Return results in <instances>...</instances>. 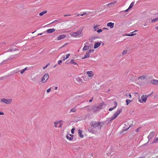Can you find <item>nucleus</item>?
Here are the masks:
<instances>
[{
	"mask_svg": "<svg viewBox=\"0 0 158 158\" xmlns=\"http://www.w3.org/2000/svg\"><path fill=\"white\" fill-rule=\"evenodd\" d=\"M1 101L6 104H10L12 103V99L2 98L1 99Z\"/></svg>",
	"mask_w": 158,
	"mask_h": 158,
	"instance_id": "obj_4",
	"label": "nucleus"
},
{
	"mask_svg": "<svg viewBox=\"0 0 158 158\" xmlns=\"http://www.w3.org/2000/svg\"><path fill=\"white\" fill-rule=\"evenodd\" d=\"M103 29H104V30H108V29L107 28H106V27H103Z\"/></svg>",
	"mask_w": 158,
	"mask_h": 158,
	"instance_id": "obj_52",
	"label": "nucleus"
},
{
	"mask_svg": "<svg viewBox=\"0 0 158 158\" xmlns=\"http://www.w3.org/2000/svg\"><path fill=\"white\" fill-rule=\"evenodd\" d=\"M83 79L84 81H88L90 79L89 77H83Z\"/></svg>",
	"mask_w": 158,
	"mask_h": 158,
	"instance_id": "obj_23",
	"label": "nucleus"
},
{
	"mask_svg": "<svg viewBox=\"0 0 158 158\" xmlns=\"http://www.w3.org/2000/svg\"><path fill=\"white\" fill-rule=\"evenodd\" d=\"M128 96H129V98H131V94H129Z\"/></svg>",
	"mask_w": 158,
	"mask_h": 158,
	"instance_id": "obj_54",
	"label": "nucleus"
},
{
	"mask_svg": "<svg viewBox=\"0 0 158 158\" xmlns=\"http://www.w3.org/2000/svg\"><path fill=\"white\" fill-rule=\"evenodd\" d=\"M94 51V50L93 49H89L88 51H87V52H88L89 54L90 52H93Z\"/></svg>",
	"mask_w": 158,
	"mask_h": 158,
	"instance_id": "obj_37",
	"label": "nucleus"
},
{
	"mask_svg": "<svg viewBox=\"0 0 158 158\" xmlns=\"http://www.w3.org/2000/svg\"><path fill=\"white\" fill-rule=\"evenodd\" d=\"M153 94V92L151 93L150 94H147V96H148V98L151 96Z\"/></svg>",
	"mask_w": 158,
	"mask_h": 158,
	"instance_id": "obj_49",
	"label": "nucleus"
},
{
	"mask_svg": "<svg viewBox=\"0 0 158 158\" xmlns=\"http://www.w3.org/2000/svg\"><path fill=\"white\" fill-rule=\"evenodd\" d=\"M117 2V0H113V2H112V3L113 4H114L115 3Z\"/></svg>",
	"mask_w": 158,
	"mask_h": 158,
	"instance_id": "obj_42",
	"label": "nucleus"
},
{
	"mask_svg": "<svg viewBox=\"0 0 158 158\" xmlns=\"http://www.w3.org/2000/svg\"><path fill=\"white\" fill-rule=\"evenodd\" d=\"M86 75L90 79H91L94 76V73L92 71H88L86 72Z\"/></svg>",
	"mask_w": 158,
	"mask_h": 158,
	"instance_id": "obj_5",
	"label": "nucleus"
},
{
	"mask_svg": "<svg viewBox=\"0 0 158 158\" xmlns=\"http://www.w3.org/2000/svg\"><path fill=\"white\" fill-rule=\"evenodd\" d=\"M148 98L147 94H143L139 99L138 101L141 103H145L146 102Z\"/></svg>",
	"mask_w": 158,
	"mask_h": 158,
	"instance_id": "obj_3",
	"label": "nucleus"
},
{
	"mask_svg": "<svg viewBox=\"0 0 158 158\" xmlns=\"http://www.w3.org/2000/svg\"><path fill=\"white\" fill-rule=\"evenodd\" d=\"M47 12V11L46 10H44L43 11L40 13L39 15L40 16H42L44 14H46Z\"/></svg>",
	"mask_w": 158,
	"mask_h": 158,
	"instance_id": "obj_29",
	"label": "nucleus"
},
{
	"mask_svg": "<svg viewBox=\"0 0 158 158\" xmlns=\"http://www.w3.org/2000/svg\"><path fill=\"white\" fill-rule=\"evenodd\" d=\"M82 31V29L79 30V31H78L76 32H72L70 33V35L73 37H76L79 35L81 34V32Z\"/></svg>",
	"mask_w": 158,
	"mask_h": 158,
	"instance_id": "obj_6",
	"label": "nucleus"
},
{
	"mask_svg": "<svg viewBox=\"0 0 158 158\" xmlns=\"http://www.w3.org/2000/svg\"><path fill=\"white\" fill-rule=\"evenodd\" d=\"M125 35L127 36H133V35H132V33H131V34H127V33H126V34Z\"/></svg>",
	"mask_w": 158,
	"mask_h": 158,
	"instance_id": "obj_34",
	"label": "nucleus"
},
{
	"mask_svg": "<svg viewBox=\"0 0 158 158\" xmlns=\"http://www.w3.org/2000/svg\"><path fill=\"white\" fill-rule=\"evenodd\" d=\"M158 20V18H155V19H153L152 20V22H156V21H157Z\"/></svg>",
	"mask_w": 158,
	"mask_h": 158,
	"instance_id": "obj_33",
	"label": "nucleus"
},
{
	"mask_svg": "<svg viewBox=\"0 0 158 158\" xmlns=\"http://www.w3.org/2000/svg\"><path fill=\"white\" fill-rule=\"evenodd\" d=\"M135 3L134 2H133L130 4L129 7L126 10H129L133 6Z\"/></svg>",
	"mask_w": 158,
	"mask_h": 158,
	"instance_id": "obj_18",
	"label": "nucleus"
},
{
	"mask_svg": "<svg viewBox=\"0 0 158 158\" xmlns=\"http://www.w3.org/2000/svg\"><path fill=\"white\" fill-rule=\"evenodd\" d=\"M154 133L153 132H151L150 133L149 135L148 136V138H149L150 136H151V138H152L153 137Z\"/></svg>",
	"mask_w": 158,
	"mask_h": 158,
	"instance_id": "obj_28",
	"label": "nucleus"
},
{
	"mask_svg": "<svg viewBox=\"0 0 158 158\" xmlns=\"http://www.w3.org/2000/svg\"><path fill=\"white\" fill-rule=\"evenodd\" d=\"M89 53L88 52H86V54L85 55V56L82 58V59H84L85 58H86L87 57H89Z\"/></svg>",
	"mask_w": 158,
	"mask_h": 158,
	"instance_id": "obj_20",
	"label": "nucleus"
},
{
	"mask_svg": "<svg viewBox=\"0 0 158 158\" xmlns=\"http://www.w3.org/2000/svg\"><path fill=\"white\" fill-rule=\"evenodd\" d=\"M48 64L46 66H45L44 67H43V69H45L48 66Z\"/></svg>",
	"mask_w": 158,
	"mask_h": 158,
	"instance_id": "obj_48",
	"label": "nucleus"
},
{
	"mask_svg": "<svg viewBox=\"0 0 158 158\" xmlns=\"http://www.w3.org/2000/svg\"><path fill=\"white\" fill-rule=\"evenodd\" d=\"M129 48H128L127 47L125 48V49H126L125 50H124L122 52V54L123 55H125L126 54H127V53L128 52V50L127 49Z\"/></svg>",
	"mask_w": 158,
	"mask_h": 158,
	"instance_id": "obj_16",
	"label": "nucleus"
},
{
	"mask_svg": "<svg viewBox=\"0 0 158 158\" xmlns=\"http://www.w3.org/2000/svg\"><path fill=\"white\" fill-rule=\"evenodd\" d=\"M158 142V137H155L152 143H157Z\"/></svg>",
	"mask_w": 158,
	"mask_h": 158,
	"instance_id": "obj_30",
	"label": "nucleus"
},
{
	"mask_svg": "<svg viewBox=\"0 0 158 158\" xmlns=\"http://www.w3.org/2000/svg\"><path fill=\"white\" fill-rule=\"evenodd\" d=\"M146 78V77L145 76H141L140 77H139L138 78V80L139 81H142L145 79Z\"/></svg>",
	"mask_w": 158,
	"mask_h": 158,
	"instance_id": "obj_17",
	"label": "nucleus"
},
{
	"mask_svg": "<svg viewBox=\"0 0 158 158\" xmlns=\"http://www.w3.org/2000/svg\"><path fill=\"white\" fill-rule=\"evenodd\" d=\"M86 13H83V14H78L77 16H83L84 15L86 14Z\"/></svg>",
	"mask_w": 158,
	"mask_h": 158,
	"instance_id": "obj_39",
	"label": "nucleus"
},
{
	"mask_svg": "<svg viewBox=\"0 0 158 158\" xmlns=\"http://www.w3.org/2000/svg\"><path fill=\"white\" fill-rule=\"evenodd\" d=\"M151 82L152 84L155 85L158 84V80H153L151 81Z\"/></svg>",
	"mask_w": 158,
	"mask_h": 158,
	"instance_id": "obj_14",
	"label": "nucleus"
},
{
	"mask_svg": "<svg viewBox=\"0 0 158 158\" xmlns=\"http://www.w3.org/2000/svg\"><path fill=\"white\" fill-rule=\"evenodd\" d=\"M66 37V36L65 35H60L57 37V40H60L64 39Z\"/></svg>",
	"mask_w": 158,
	"mask_h": 158,
	"instance_id": "obj_10",
	"label": "nucleus"
},
{
	"mask_svg": "<svg viewBox=\"0 0 158 158\" xmlns=\"http://www.w3.org/2000/svg\"><path fill=\"white\" fill-rule=\"evenodd\" d=\"M55 31V29L54 28L49 29L47 30L46 32L48 33H51L54 32Z\"/></svg>",
	"mask_w": 158,
	"mask_h": 158,
	"instance_id": "obj_13",
	"label": "nucleus"
},
{
	"mask_svg": "<svg viewBox=\"0 0 158 158\" xmlns=\"http://www.w3.org/2000/svg\"><path fill=\"white\" fill-rule=\"evenodd\" d=\"M55 89L56 90H57V87H55Z\"/></svg>",
	"mask_w": 158,
	"mask_h": 158,
	"instance_id": "obj_60",
	"label": "nucleus"
},
{
	"mask_svg": "<svg viewBox=\"0 0 158 158\" xmlns=\"http://www.w3.org/2000/svg\"><path fill=\"white\" fill-rule=\"evenodd\" d=\"M4 115V113L3 112H0V115Z\"/></svg>",
	"mask_w": 158,
	"mask_h": 158,
	"instance_id": "obj_47",
	"label": "nucleus"
},
{
	"mask_svg": "<svg viewBox=\"0 0 158 158\" xmlns=\"http://www.w3.org/2000/svg\"><path fill=\"white\" fill-rule=\"evenodd\" d=\"M98 28H97L96 27H94V31H97V30H98Z\"/></svg>",
	"mask_w": 158,
	"mask_h": 158,
	"instance_id": "obj_45",
	"label": "nucleus"
},
{
	"mask_svg": "<svg viewBox=\"0 0 158 158\" xmlns=\"http://www.w3.org/2000/svg\"><path fill=\"white\" fill-rule=\"evenodd\" d=\"M152 138H151V136H150V137H149V138H148L149 139H152Z\"/></svg>",
	"mask_w": 158,
	"mask_h": 158,
	"instance_id": "obj_63",
	"label": "nucleus"
},
{
	"mask_svg": "<svg viewBox=\"0 0 158 158\" xmlns=\"http://www.w3.org/2000/svg\"><path fill=\"white\" fill-rule=\"evenodd\" d=\"M27 68H25V69H22L20 71V73L21 74H23L24 72L26 70Z\"/></svg>",
	"mask_w": 158,
	"mask_h": 158,
	"instance_id": "obj_31",
	"label": "nucleus"
},
{
	"mask_svg": "<svg viewBox=\"0 0 158 158\" xmlns=\"http://www.w3.org/2000/svg\"><path fill=\"white\" fill-rule=\"evenodd\" d=\"M71 111L73 112H75L76 111V109L75 108H73L71 109Z\"/></svg>",
	"mask_w": 158,
	"mask_h": 158,
	"instance_id": "obj_36",
	"label": "nucleus"
},
{
	"mask_svg": "<svg viewBox=\"0 0 158 158\" xmlns=\"http://www.w3.org/2000/svg\"><path fill=\"white\" fill-rule=\"evenodd\" d=\"M66 138L69 140L70 141H71L73 139V135L71 134H69L66 135Z\"/></svg>",
	"mask_w": 158,
	"mask_h": 158,
	"instance_id": "obj_11",
	"label": "nucleus"
},
{
	"mask_svg": "<svg viewBox=\"0 0 158 158\" xmlns=\"http://www.w3.org/2000/svg\"><path fill=\"white\" fill-rule=\"evenodd\" d=\"M102 31V29H99L97 30V33H99L100 32H101Z\"/></svg>",
	"mask_w": 158,
	"mask_h": 158,
	"instance_id": "obj_35",
	"label": "nucleus"
},
{
	"mask_svg": "<svg viewBox=\"0 0 158 158\" xmlns=\"http://www.w3.org/2000/svg\"><path fill=\"white\" fill-rule=\"evenodd\" d=\"M117 2V0H113V2H112V3L113 4H114L115 3Z\"/></svg>",
	"mask_w": 158,
	"mask_h": 158,
	"instance_id": "obj_43",
	"label": "nucleus"
},
{
	"mask_svg": "<svg viewBox=\"0 0 158 158\" xmlns=\"http://www.w3.org/2000/svg\"><path fill=\"white\" fill-rule=\"evenodd\" d=\"M43 34V33H39V34H38V35H42V34Z\"/></svg>",
	"mask_w": 158,
	"mask_h": 158,
	"instance_id": "obj_57",
	"label": "nucleus"
},
{
	"mask_svg": "<svg viewBox=\"0 0 158 158\" xmlns=\"http://www.w3.org/2000/svg\"><path fill=\"white\" fill-rule=\"evenodd\" d=\"M82 78V77L77 76L75 77V79L77 82L79 83H82L83 82V81Z\"/></svg>",
	"mask_w": 158,
	"mask_h": 158,
	"instance_id": "obj_8",
	"label": "nucleus"
},
{
	"mask_svg": "<svg viewBox=\"0 0 158 158\" xmlns=\"http://www.w3.org/2000/svg\"><path fill=\"white\" fill-rule=\"evenodd\" d=\"M62 121L61 120H60L59 121H57V122H55L54 123V127H57V124L59 123H60V122H62Z\"/></svg>",
	"mask_w": 158,
	"mask_h": 158,
	"instance_id": "obj_27",
	"label": "nucleus"
},
{
	"mask_svg": "<svg viewBox=\"0 0 158 158\" xmlns=\"http://www.w3.org/2000/svg\"><path fill=\"white\" fill-rule=\"evenodd\" d=\"M132 102V101L130 99H127L126 100V102L127 105H128L130 103Z\"/></svg>",
	"mask_w": 158,
	"mask_h": 158,
	"instance_id": "obj_24",
	"label": "nucleus"
},
{
	"mask_svg": "<svg viewBox=\"0 0 158 158\" xmlns=\"http://www.w3.org/2000/svg\"><path fill=\"white\" fill-rule=\"evenodd\" d=\"M122 109H118L113 114V115L110 118H109L110 121L111 122L114 119H115L117 116L122 112Z\"/></svg>",
	"mask_w": 158,
	"mask_h": 158,
	"instance_id": "obj_2",
	"label": "nucleus"
},
{
	"mask_svg": "<svg viewBox=\"0 0 158 158\" xmlns=\"http://www.w3.org/2000/svg\"><path fill=\"white\" fill-rule=\"evenodd\" d=\"M90 124L95 130L91 128H89L88 129V131L92 133L96 134L97 133L98 131L101 129L104 124L102 122H93L90 123Z\"/></svg>",
	"mask_w": 158,
	"mask_h": 158,
	"instance_id": "obj_1",
	"label": "nucleus"
},
{
	"mask_svg": "<svg viewBox=\"0 0 158 158\" xmlns=\"http://www.w3.org/2000/svg\"><path fill=\"white\" fill-rule=\"evenodd\" d=\"M101 44V42H96L95 43L94 45V49H96L98 48V47L100 46Z\"/></svg>",
	"mask_w": 158,
	"mask_h": 158,
	"instance_id": "obj_12",
	"label": "nucleus"
},
{
	"mask_svg": "<svg viewBox=\"0 0 158 158\" xmlns=\"http://www.w3.org/2000/svg\"><path fill=\"white\" fill-rule=\"evenodd\" d=\"M128 10H123L120 12V14L122 16H125V13L127 12Z\"/></svg>",
	"mask_w": 158,
	"mask_h": 158,
	"instance_id": "obj_19",
	"label": "nucleus"
},
{
	"mask_svg": "<svg viewBox=\"0 0 158 158\" xmlns=\"http://www.w3.org/2000/svg\"><path fill=\"white\" fill-rule=\"evenodd\" d=\"M70 54L69 53L68 54L66 55V56H64L63 57V59L64 60H65L66 59H68L69 56H70Z\"/></svg>",
	"mask_w": 158,
	"mask_h": 158,
	"instance_id": "obj_21",
	"label": "nucleus"
},
{
	"mask_svg": "<svg viewBox=\"0 0 158 158\" xmlns=\"http://www.w3.org/2000/svg\"><path fill=\"white\" fill-rule=\"evenodd\" d=\"M39 78L38 76L36 75L34 77L32 78L31 80L33 81H36L38 80Z\"/></svg>",
	"mask_w": 158,
	"mask_h": 158,
	"instance_id": "obj_15",
	"label": "nucleus"
},
{
	"mask_svg": "<svg viewBox=\"0 0 158 158\" xmlns=\"http://www.w3.org/2000/svg\"><path fill=\"white\" fill-rule=\"evenodd\" d=\"M78 134L81 137H83V135L81 134V131L80 130H78Z\"/></svg>",
	"mask_w": 158,
	"mask_h": 158,
	"instance_id": "obj_25",
	"label": "nucleus"
},
{
	"mask_svg": "<svg viewBox=\"0 0 158 158\" xmlns=\"http://www.w3.org/2000/svg\"><path fill=\"white\" fill-rule=\"evenodd\" d=\"M144 26H147V24L146 23H145V24H144Z\"/></svg>",
	"mask_w": 158,
	"mask_h": 158,
	"instance_id": "obj_61",
	"label": "nucleus"
},
{
	"mask_svg": "<svg viewBox=\"0 0 158 158\" xmlns=\"http://www.w3.org/2000/svg\"><path fill=\"white\" fill-rule=\"evenodd\" d=\"M13 50H12V49H9L8 50V52H11L12 51H13Z\"/></svg>",
	"mask_w": 158,
	"mask_h": 158,
	"instance_id": "obj_53",
	"label": "nucleus"
},
{
	"mask_svg": "<svg viewBox=\"0 0 158 158\" xmlns=\"http://www.w3.org/2000/svg\"><path fill=\"white\" fill-rule=\"evenodd\" d=\"M51 88H49L48 89H47L46 90V92L47 93H49L51 90Z\"/></svg>",
	"mask_w": 158,
	"mask_h": 158,
	"instance_id": "obj_40",
	"label": "nucleus"
},
{
	"mask_svg": "<svg viewBox=\"0 0 158 158\" xmlns=\"http://www.w3.org/2000/svg\"><path fill=\"white\" fill-rule=\"evenodd\" d=\"M99 25H94V27L98 28V27H99Z\"/></svg>",
	"mask_w": 158,
	"mask_h": 158,
	"instance_id": "obj_46",
	"label": "nucleus"
},
{
	"mask_svg": "<svg viewBox=\"0 0 158 158\" xmlns=\"http://www.w3.org/2000/svg\"><path fill=\"white\" fill-rule=\"evenodd\" d=\"M113 5V4L112 3V2H111L110 3H109V4H108L107 5V6H109L110 5Z\"/></svg>",
	"mask_w": 158,
	"mask_h": 158,
	"instance_id": "obj_50",
	"label": "nucleus"
},
{
	"mask_svg": "<svg viewBox=\"0 0 158 158\" xmlns=\"http://www.w3.org/2000/svg\"><path fill=\"white\" fill-rule=\"evenodd\" d=\"M89 48V46H85L83 48V51H85L88 49Z\"/></svg>",
	"mask_w": 158,
	"mask_h": 158,
	"instance_id": "obj_26",
	"label": "nucleus"
},
{
	"mask_svg": "<svg viewBox=\"0 0 158 158\" xmlns=\"http://www.w3.org/2000/svg\"><path fill=\"white\" fill-rule=\"evenodd\" d=\"M114 103L115 105V106H116V107L117 106V103L116 102H114Z\"/></svg>",
	"mask_w": 158,
	"mask_h": 158,
	"instance_id": "obj_51",
	"label": "nucleus"
},
{
	"mask_svg": "<svg viewBox=\"0 0 158 158\" xmlns=\"http://www.w3.org/2000/svg\"><path fill=\"white\" fill-rule=\"evenodd\" d=\"M56 65H55L54 66V67H56Z\"/></svg>",
	"mask_w": 158,
	"mask_h": 158,
	"instance_id": "obj_64",
	"label": "nucleus"
},
{
	"mask_svg": "<svg viewBox=\"0 0 158 158\" xmlns=\"http://www.w3.org/2000/svg\"><path fill=\"white\" fill-rule=\"evenodd\" d=\"M62 124H60V125L59 126V127H62Z\"/></svg>",
	"mask_w": 158,
	"mask_h": 158,
	"instance_id": "obj_55",
	"label": "nucleus"
},
{
	"mask_svg": "<svg viewBox=\"0 0 158 158\" xmlns=\"http://www.w3.org/2000/svg\"><path fill=\"white\" fill-rule=\"evenodd\" d=\"M75 129L74 128H73L71 130V133H72V134H73L74 133V131L75 130Z\"/></svg>",
	"mask_w": 158,
	"mask_h": 158,
	"instance_id": "obj_41",
	"label": "nucleus"
},
{
	"mask_svg": "<svg viewBox=\"0 0 158 158\" xmlns=\"http://www.w3.org/2000/svg\"><path fill=\"white\" fill-rule=\"evenodd\" d=\"M114 23L112 22H109L107 23V26L108 27H110L112 29L114 27Z\"/></svg>",
	"mask_w": 158,
	"mask_h": 158,
	"instance_id": "obj_9",
	"label": "nucleus"
},
{
	"mask_svg": "<svg viewBox=\"0 0 158 158\" xmlns=\"http://www.w3.org/2000/svg\"><path fill=\"white\" fill-rule=\"evenodd\" d=\"M62 63V61L61 60H60L58 62V64L59 65H60Z\"/></svg>",
	"mask_w": 158,
	"mask_h": 158,
	"instance_id": "obj_44",
	"label": "nucleus"
},
{
	"mask_svg": "<svg viewBox=\"0 0 158 158\" xmlns=\"http://www.w3.org/2000/svg\"><path fill=\"white\" fill-rule=\"evenodd\" d=\"M49 78V75L48 73L45 74L41 79V82L43 83H45L48 80Z\"/></svg>",
	"mask_w": 158,
	"mask_h": 158,
	"instance_id": "obj_7",
	"label": "nucleus"
},
{
	"mask_svg": "<svg viewBox=\"0 0 158 158\" xmlns=\"http://www.w3.org/2000/svg\"><path fill=\"white\" fill-rule=\"evenodd\" d=\"M137 31L135 30L132 32V34L133 35V36L135 35L136 34L135 32Z\"/></svg>",
	"mask_w": 158,
	"mask_h": 158,
	"instance_id": "obj_38",
	"label": "nucleus"
},
{
	"mask_svg": "<svg viewBox=\"0 0 158 158\" xmlns=\"http://www.w3.org/2000/svg\"><path fill=\"white\" fill-rule=\"evenodd\" d=\"M92 101V98L89 100V102H91Z\"/></svg>",
	"mask_w": 158,
	"mask_h": 158,
	"instance_id": "obj_59",
	"label": "nucleus"
},
{
	"mask_svg": "<svg viewBox=\"0 0 158 158\" xmlns=\"http://www.w3.org/2000/svg\"><path fill=\"white\" fill-rule=\"evenodd\" d=\"M70 63L78 65L77 64L76 62L73 59H72L70 61Z\"/></svg>",
	"mask_w": 158,
	"mask_h": 158,
	"instance_id": "obj_22",
	"label": "nucleus"
},
{
	"mask_svg": "<svg viewBox=\"0 0 158 158\" xmlns=\"http://www.w3.org/2000/svg\"><path fill=\"white\" fill-rule=\"evenodd\" d=\"M116 108V106H114L112 108H109V111H111L112 110H113L115 108Z\"/></svg>",
	"mask_w": 158,
	"mask_h": 158,
	"instance_id": "obj_32",
	"label": "nucleus"
},
{
	"mask_svg": "<svg viewBox=\"0 0 158 158\" xmlns=\"http://www.w3.org/2000/svg\"><path fill=\"white\" fill-rule=\"evenodd\" d=\"M135 131L136 132H138V131H139V129L138 128L136 130H135Z\"/></svg>",
	"mask_w": 158,
	"mask_h": 158,
	"instance_id": "obj_56",
	"label": "nucleus"
},
{
	"mask_svg": "<svg viewBox=\"0 0 158 158\" xmlns=\"http://www.w3.org/2000/svg\"><path fill=\"white\" fill-rule=\"evenodd\" d=\"M131 125H130L129 127L127 129H128L131 126Z\"/></svg>",
	"mask_w": 158,
	"mask_h": 158,
	"instance_id": "obj_58",
	"label": "nucleus"
},
{
	"mask_svg": "<svg viewBox=\"0 0 158 158\" xmlns=\"http://www.w3.org/2000/svg\"><path fill=\"white\" fill-rule=\"evenodd\" d=\"M156 28L157 30H158V26L156 27Z\"/></svg>",
	"mask_w": 158,
	"mask_h": 158,
	"instance_id": "obj_62",
	"label": "nucleus"
}]
</instances>
